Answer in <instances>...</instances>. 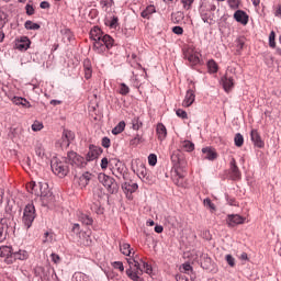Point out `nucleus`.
Returning <instances> with one entry per match:
<instances>
[{
	"label": "nucleus",
	"mask_w": 281,
	"mask_h": 281,
	"mask_svg": "<svg viewBox=\"0 0 281 281\" xmlns=\"http://www.w3.org/2000/svg\"><path fill=\"white\" fill-rule=\"evenodd\" d=\"M98 180L102 183V186L105 187L110 194H115V192L120 190V186L117 184V182L112 177L106 176L105 173H99Z\"/></svg>",
	"instance_id": "nucleus-5"
},
{
	"label": "nucleus",
	"mask_w": 281,
	"mask_h": 281,
	"mask_svg": "<svg viewBox=\"0 0 281 281\" xmlns=\"http://www.w3.org/2000/svg\"><path fill=\"white\" fill-rule=\"evenodd\" d=\"M202 153H203V159H209V161H214V159H217L218 157V154L212 147L202 148Z\"/></svg>",
	"instance_id": "nucleus-18"
},
{
	"label": "nucleus",
	"mask_w": 281,
	"mask_h": 281,
	"mask_svg": "<svg viewBox=\"0 0 281 281\" xmlns=\"http://www.w3.org/2000/svg\"><path fill=\"white\" fill-rule=\"evenodd\" d=\"M155 12H157L155 5L150 4L140 13V16L143 19H150V14H155Z\"/></svg>",
	"instance_id": "nucleus-28"
},
{
	"label": "nucleus",
	"mask_w": 281,
	"mask_h": 281,
	"mask_svg": "<svg viewBox=\"0 0 281 281\" xmlns=\"http://www.w3.org/2000/svg\"><path fill=\"white\" fill-rule=\"evenodd\" d=\"M104 35V33L102 32V30H100V27L94 26L91 31H90V38L97 43L102 36Z\"/></svg>",
	"instance_id": "nucleus-25"
},
{
	"label": "nucleus",
	"mask_w": 281,
	"mask_h": 281,
	"mask_svg": "<svg viewBox=\"0 0 281 281\" xmlns=\"http://www.w3.org/2000/svg\"><path fill=\"white\" fill-rule=\"evenodd\" d=\"M50 258H52V261L55 263V265H58V262H60V256L56 255V254H52L50 255Z\"/></svg>",
	"instance_id": "nucleus-64"
},
{
	"label": "nucleus",
	"mask_w": 281,
	"mask_h": 281,
	"mask_svg": "<svg viewBox=\"0 0 281 281\" xmlns=\"http://www.w3.org/2000/svg\"><path fill=\"white\" fill-rule=\"evenodd\" d=\"M12 221L13 220L8 216L0 217V243H3V240H5L9 232H12Z\"/></svg>",
	"instance_id": "nucleus-7"
},
{
	"label": "nucleus",
	"mask_w": 281,
	"mask_h": 281,
	"mask_svg": "<svg viewBox=\"0 0 281 281\" xmlns=\"http://www.w3.org/2000/svg\"><path fill=\"white\" fill-rule=\"evenodd\" d=\"M181 3L184 10H191L192 3H194V0H181Z\"/></svg>",
	"instance_id": "nucleus-48"
},
{
	"label": "nucleus",
	"mask_w": 281,
	"mask_h": 281,
	"mask_svg": "<svg viewBox=\"0 0 281 281\" xmlns=\"http://www.w3.org/2000/svg\"><path fill=\"white\" fill-rule=\"evenodd\" d=\"M32 131H34V133L38 132V131H43V123L40 122V121H35L33 124H32Z\"/></svg>",
	"instance_id": "nucleus-44"
},
{
	"label": "nucleus",
	"mask_w": 281,
	"mask_h": 281,
	"mask_svg": "<svg viewBox=\"0 0 281 281\" xmlns=\"http://www.w3.org/2000/svg\"><path fill=\"white\" fill-rule=\"evenodd\" d=\"M113 3V0H101L100 5L102 10H108V8H111V4Z\"/></svg>",
	"instance_id": "nucleus-47"
},
{
	"label": "nucleus",
	"mask_w": 281,
	"mask_h": 281,
	"mask_svg": "<svg viewBox=\"0 0 281 281\" xmlns=\"http://www.w3.org/2000/svg\"><path fill=\"white\" fill-rule=\"evenodd\" d=\"M196 88L194 87V83L191 82V86H189V89L187 90L184 100L182 101V106H192L194 104V100H196Z\"/></svg>",
	"instance_id": "nucleus-9"
},
{
	"label": "nucleus",
	"mask_w": 281,
	"mask_h": 281,
	"mask_svg": "<svg viewBox=\"0 0 281 281\" xmlns=\"http://www.w3.org/2000/svg\"><path fill=\"white\" fill-rule=\"evenodd\" d=\"M269 46L272 49H276V32L274 31L270 32V35H269Z\"/></svg>",
	"instance_id": "nucleus-42"
},
{
	"label": "nucleus",
	"mask_w": 281,
	"mask_h": 281,
	"mask_svg": "<svg viewBox=\"0 0 281 281\" xmlns=\"http://www.w3.org/2000/svg\"><path fill=\"white\" fill-rule=\"evenodd\" d=\"M234 143L237 148H240L243 144H245V137H243L240 133H237L234 137Z\"/></svg>",
	"instance_id": "nucleus-37"
},
{
	"label": "nucleus",
	"mask_w": 281,
	"mask_h": 281,
	"mask_svg": "<svg viewBox=\"0 0 281 281\" xmlns=\"http://www.w3.org/2000/svg\"><path fill=\"white\" fill-rule=\"evenodd\" d=\"M26 190L31 194L40 196L44 207H49V205L54 204V194L49 191V184L47 182H38L37 184L30 182L26 184Z\"/></svg>",
	"instance_id": "nucleus-1"
},
{
	"label": "nucleus",
	"mask_w": 281,
	"mask_h": 281,
	"mask_svg": "<svg viewBox=\"0 0 281 281\" xmlns=\"http://www.w3.org/2000/svg\"><path fill=\"white\" fill-rule=\"evenodd\" d=\"M0 258L7 265H12L14 262L12 247L1 246L0 247Z\"/></svg>",
	"instance_id": "nucleus-10"
},
{
	"label": "nucleus",
	"mask_w": 281,
	"mask_h": 281,
	"mask_svg": "<svg viewBox=\"0 0 281 281\" xmlns=\"http://www.w3.org/2000/svg\"><path fill=\"white\" fill-rule=\"evenodd\" d=\"M79 221L80 223H82L83 225H93V218L85 213H81L79 215Z\"/></svg>",
	"instance_id": "nucleus-32"
},
{
	"label": "nucleus",
	"mask_w": 281,
	"mask_h": 281,
	"mask_svg": "<svg viewBox=\"0 0 281 281\" xmlns=\"http://www.w3.org/2000/svg\"><path fill=\"white\" fill-rule=\"evenodd\" d=\"M204 9L209 10V12H216V4L214 2L209 3L206 7H203Z\"/></svg>",
	"instance_id": "nucleus-58"
},
{
	"label": "nucleus",
	"mask_w": 281,
	"mask_h": 281,
	"mask_svg": "<svg viewBox=\"0 0 281 281\" xmlns=\"http://www.w3.org/2000/svg\"><path fill=\"white\" fill-rule=\"evenodd\" d=\"M131 146H139L142 144V136L136 135L134 138L130 140Z\"/></svg>",
	"instance_id": "nucleus-49"
},
{
	"label": "nucleus",
	"mask_w": 281,
	"mask_h": 281,
	"mask_svg": "<svg viewBox=\"0 0 281 281\" xmlns=\"http://www.w3.org/2000/svg\"><path fill=\"white\" fill-rule=\"evenodd\" d=\"M207 70L209 74H217L218 72V64L214 59L207 61Z\"/></svg>",
	"instance_id": "nucleus-30"
},
{
	"label": "nucleus",
	"mask_w": 281,
	"mask_h": 281,
	"mask_svg": "<svg viewBox=\"0 0 281 281\" xmlns=\"http://www.w3.org/2000/svg\"><path fill=\"white\" fill-rule=\"evenodd\" d=\"M43 243L44 244L52 243V235L49 233L46 232L44 234Z\"/></svg>",
	"instance_id": "nucleus-63"
},
{
	"label": "nucleus",
	"mask_w": 281,
	"mask_h": 281,
	"mask_svg": "<svg viewBox=\"0 0 281 281\" xmlns=\"http://www.w3.org/2000/svg\"><path fill=\"white\" fill-rule=\"evenodd\" d=\"M101 145L103 146V148H111V138L110 137H103Z\"/></svg>",
	"instance_id": "nucleus-53"
},
{
	"label": "nucleus",
	"mask_w": 281,
	"mask_h": 281,
	"mask_svg": "<svg viewBox=\"0 0 281 281\" xmlns=\"http://www.w3.org/2000/svg\"><path fill=\"white\" fill-rule=\"evenodd\" d=\"M181 148L184 149L187 153H192L194 150V143L190 140L181 142Z\"/></svg>",
	"instance_id": "nucleus-34"
},
{
	"label": "nucleus",
	"mask_w": 281,
	"mask_h": 281,
	"mask_svg": "<svg viewBox=\"0 0 281 281\" xmlns=\"http://www.w3.org/2000/svg\"><path fill=\"white\" fill-rule=\"evenodd\" d=\"M231 10H238L240 8V0H227Z\"/></svg>",
	"instance_id": "nucleus-41"
},
{
	"label": "nucleus",
	"mask_w": 281,
	"mask_h": 281,
	"mask_svg": "<svg viewBox=\"0 0 281 281\" xmlns=\"http://www.w3.org/2000/svg\"><path fill=\"white\" fill-rule=\"evenodd\" d=\"M67 157L69 164L75 166V168H85V166H87V160L85 157L78 155L76 151H69Z\"/></svg>",
	"instance_id": "nucleus-8"
},
{
	"label": "nucleus",
	"mask_w": 281,
	"mask_h": 281,
	"mask_svg": "<svg viewBox=\"0 0 281 281\" xmlns=\"http://www.w3.org/2000/svg\"><path fill=\"white\" fill-rule=\"evenodd\" d=\"M172 32H173V34H177L178 36H181V34H183V27H181V26H173L172 27Z\"/></svg>",
	"instance_id": "nucleus-59"
},
{
	"label": "nucleus",
	"mask_w": 281,
	"mask_h": 281,
	"mask_svg": "<svg viewBox=\"0 0 281 281\" xmlns=\"http://www.w3.org/2000/svg\"><path fill=\"white\" fill-rule=\"evenodd\" d=\"M119 93H121V95H128V93H131V88H128L126 83H121Z\"/></svg>",
	"instance_id": "nucleus-39"
},
{
	"label": "nucleus",
	"mask_w": 281,
	"mask_h": 281,
	"mask_svg": "<svg viewBox=\"0 0 281 281\" xmlns=\"http://www.w3.org/2000/svg\"><path fill=\"white\" fill-rule=\"evenodd\" d=\"M222 85L224 90L226 91V93H229V91H232V89H234V78L229 77V75H225L222 78Z\"/></svg>",
	"instance_id": "nucleus-21"
},
{
	"label": "nucleus",
	"mask_w": 281,
	"mask_h": 281,
	"mask_svg": "<svg viewBox=\"0 0 281 281\" xmlns=\"http://www.w3.org/2000/svg\"><path fill=\"white\" fill-rule=\"evenodd\" d=\"M76 134L69 130H64L63 132V144L69 146V142H74Z\"/></svg>",
	"instance_id": "nucleus-23"
},
{
	"label": "nucleus",
	"mask_w": 281,
	"mask_h": 281,
	"mask_svg": "<svg viewBox=\"0 0 281 281\" xmlns=\"http://www.w3.org/2000/svg\"><path fill=\"white\" fill-rule=\"evenodd\" d=\"M251 142H254L255 146L257 148H265V142L260 137V134L258 133L257 130H252L250 133Z\"/></svg>",
	"instance_id": "nucleus-20"
},
{
	"label": "nucleus",
	"mask_w": 281,
	"mask_h": 281,
	"mask_svg": "<svg viewBox=\"0 0 281 281\" xmlns=\"http://www.w3.org/2000/svg\"><path fill=\"white\" fill-rule=\"evenodd\" d=\"M176 115H178V117H181L182 120H188V112H186V110L178 109L176 111Z\"/></svg>",
	"instance_id": "nucleus-51"
},
{
	"label": "nucleus",
	"mask_w": 281,
	"mask_h": 281,
	"mask_svg": "<svg viewBox=\"0 0 281 281\" xmlns=\"http://www.w3.org/2000/svg\"><path fill=\"white\" fill-rule=\"evenodd\" d=\"M120 250L123 254V256H131V245L126 243L120 244Z\"/></svg>",
	"instance_id": "nucleus-35"
},
{
	"label": "nucleus",
	"mask_w": 281,
	"mask_h": 281,
	"mask_svg": "<svg viewBox=\"0 0 281 281\" xmlns=\"http://www.w3.org/2000/svg\"><path fill=\"white\" fill-rule=\"evenodd\" d=\"M13 262L16 260H27L30 258V254L26 250H19L13 252Z\"/></svg>",
	"instance_id": "nucleus-27"
},
{
	"label": "nucleus",
	"mask_w": 281,
	"mask_h": 281,
	"mask_svg": "<svg viewBox=\"0 0 281 281\" xmlns=\"http://www.w3.org/2000/svg\"><path fill=\"white\" fill-rule=\"evenodd\" d=\"M105 276H106L108 280L122 281V276H120L117 272H115L113 270H109L108 272H105Z\"/></svg>",
	"instance_id": "nucleus-31"
},
{
	"label": "nucleus",
	"mask_w": 281,
	"mask_h": 281,
	"mask_svg": "<svg viewBox=\"0 0 281 281\" xmlns=\"http://www.w3.org/2000/svg\"><path fill=\"white\" fill-rule=\"evenodd\" d=\"M156 135H157L159 142H164V139H166V137H168V130L166 128V125H164V123L157 124Z\"/></svg>",
	"instance_id": "nucleus-19"
},
{
	"label": "nucleus",
	"mask_w": 281,
	"mask_h": 281,
	"mask_svg": "<svg viewBox=\"0 0 281 281\" xmlns=\"http://www.w3.org/2000/svg\"><path fill=\"white\" fill-rule=\"evenodd\" d=\"M112 267L113 269H117L119 271H121V273H123L124 271V263L122 261L112 262Z\"/></svg>",
	"instance_id": "nucleus-45"
},
{
	"label": "nucleus",
	"mask_w": 281,
	"mask_h": 281,
	"mask_svg": "<svg viewBox=\"0 0 281 281\" xmlns=\"http://www.w3.org/2000/svg\"><path fill=\"white\" fill-rule=\"evenodd\" d=\"M101 168L103 170H106L109 168V158H106V157L102 158V160H101Z\"/></svg>",
	"instance_id": "nucleus-60"
},
{
	"label": "nucleus",
	"mask_w": 281,
	"mask_h": 281,
	"mask_svg": "<svg viewBox=\"0 0 281 281\" xmlns=\"http://www.w3.org/2000/svg\"><path fill=\"white\" fill-rule=\"evenodd\" d=\"M23 99L24 98H21V97H13L12 102L13 104L21 105L23 103Z\"/></svg>",
	"instance_id": "nucleus-61"
},
{
	"label": "nucleus",
	"mask_w": 281,
	"mask_h": 281,
	"mask_svg": "<svg viewBox=\"0 0 281 281\" xmlns=\"http://www.w3.org/2000/svg\"><path fill=\"white\" fill-rule=\"evenodd\" d=\"M204 205L206 207H210V210H216V206L214 205V203H212V200H210L209 198L204 200Z\"/></svg>",
	"instance_id": "nucleus-56"
},
{
	"label": "nucleus",
	"mask_w": 281,
	"mask_h": 281,
	"mask_svg": "<svg viewBox=\"0 0 281 281\" xmlns=\"http://www.w3.org/2000/svg\"><path fill=\"white\" fill-rule=\"evenodd\" d=\"M25 30H41V25L27 20L24 24Z\"/></svg>",
	"instance_id": "nucleus-38"
},
{
	"label": "nucleus",
	"mask_w": 281,
	"mask_h": 281,
	"mask_svg": "<svg viewBox=\"0 0 281 281\" xmlns=\"http://www.w3.org/2000/svg\"><path fill=\"white\" fill-rule=\"evenodd\" d=\"M182 272L188 274L192 273V266H190V263L182 265Z\"/></svg>",
	"instance_id": "nucleus-55"
},
{
	"label": "nucleus",
	"mask_w": 281,
	"mask_h": 281,
	"mask_svg": "<svg viewBox=\"0 0 281 281\" xmlns=\"http://www.w3.org/2000/svg\"><path fill=\"white\" fill-rule=\"evenodd\" d=\"M229 176L233 181H238L243 175L240 173V169L238 168V165H236V159H231V167H229Z\"/></svg>",
	"instance_id": "nucleus-13"
},
{
	"label": "nucleus",
	"mask_w": 281,
	"mask_h": 281,
	"mask_svg": "<svg viewBox=\"0 0 281 281\" xmlns=\"http://www.w3.org/2000/svg\"><path fill=\"white\" fill-rule=\"evenodd\" d=\"M34 150L40 159H45V146H43V143H41V140H37L35 143Z\"/></svg>",
	"instance_id": "nucleus-24"
},
{
	"label": "nucleus",
	"mask_w": 281,
	"mask_h": 281,
	"mask_svg": "<svg viewBox=\"0 0 281 281\" xmlns=\"http://www.w3.org/2000/svg\"><path fill=\"white\" fill-rule=\"evenodd\" d=\"M124 128H126V123L121 121L113 130L112 135H120V133H124Z\"/></svg>",
	"instance_id": "nucleus-33"
},
{
	"label": "nucleus",
	"mask_w": 281,
	"mask_h": 281,
	"mask_svg": "<svg viewBox=\"0 0 281 281\" xmlns=\"http://www.w3.org/2000/svg\"><path fill=\"white\" fill-rule=\"evenodd\" d=\"M148 164L149 166H157V155L150 154L148 156Z\"/></svg>",
	"instance_id": "nucleus-52"
},
{
	"label": "nucleus",
	"mask_w": 281,
	"mask_h": 281,
	"mask_svg": "<svg viewBox=\"0 0 281 281\" xmlns=\"http://www.w3.org/2000/svg\"><path fill=\"white\" fill-rule=\"evenodd\" d=\"M102 153V148L95 145L89 146V151L86 155V161H94V159H98L100 157V154Z\"/></svg>",
	"instance_id": "nucleus-11"
},
{
	"label": "nucleus",
	"mask_w": 281,
	"mask_h": 281,
	"mask_svg": "<svg viewBox=\"0 0 281 281\" xmlns=\"http://www.w3.org/2000/svg\"><path fill=\"white\" fill-rule=\"evenodd\" d=\"M228 227H236V225H243L245 223V217L238 214L227 215L226 218Z\"/></svg>",
	"instance_id": "nucleus-15"
},
{
	"label": "nucleus",
	"mask_w": 281,
	"mask_h": 281,
	"mask_svg": "<svg viewBox=\"0 0 281 281\" xmlns=\"http://www.w3.org/2000/svg\"><path fill=\"white\" fill-rule=\"evenodd\" d=\"M225 260L229 267H236V259L232 255H226Z\"/></svg>",
	"instance_id": "nucleus-50"
},
{
	"label": "nucleus",
	"mask_w": 281,
	"mask_h": 281,
	"mask_svg": "<svg viewBox=\"0 0 281 281\" xmlns=\"http://www.w3.org/2000/svg\"><path fill=\"white\" fill-rule=\"evenodd\" d=\"M25 10L29 16H32V14H34V7H32L31 4H26Z\"/></svg>",
	"instance_id": "nucleus-62"
},
{
	"label": "nucleus",
	"mask_w": 281,
	"mask_h": 281,
	"mask_svg": "<svg viewBox=\"0 0 281 281\" xmlns=\"http://www.w3.org/2000/svg\"><path fill=\"white\" fill-rule=\"evenodd\" d=\"M142 126H144V123L142 122V120H139L138 116H135L133 120H132V128L134 131H139V128H142Z\"/></svg>",
	"instance_id": "nucleus-36"
},
{
	"label": "nucleus",
	"mask_w": 281,
	"mask_h": 281,
	"mask_svg": "<svg viewBox=\"0 0 281 281\" xmlns=\"http://www.w3.org/2000/svg\"><path fill=\"white\" fill-rule=\"evenodd\" d=\"M137 188H139L137 183L125 184V190H127V192H131V194H133V192H137Z\"/></svg>",
	"instance_id": "nucleus-46"
},
{
	"label": "nucleus",
	"mask_w": 281,
	"mask_h": 281,
	"mask_svg": "<svg viewBox=\"0 0 281 281\" xmlns=\"http://www.w3.org/2000/svg\"><path fill=\"white\" fill-rule=\"evenodd\" d=\"M183 56L191 65H199L201 59L199 58V53L194 52L192 48H187L183 52Z\"/></svg>",
	"instance_id": "nucleus-12"
},
{
	"label": "nucleus",
	"mask_w": 281,
	"mask_h": 281,
	"mask_svg": "<svg viewBox=\"0 0 281 281\" xmlns=\"http://www.w3.org/2000/svg\"><path fill=\"white\" fill-rule=\"evenodd\" d=\"M124 172V168L122 167H116L115 169L112 170V175H114V177H122Z\"/></svg>",
	"instance_id": "nucleus-54"
},
{
	"label": "nucleus",
	"mask_w": 281,
	"mask_h": 281,
	"mask_svg": "<svg viewBox=\"0 0 281 281\" xmlns=\"http://www.w3.org/2000/svg\"><path fill=\"white\" fill-rule=\"evenodd\" d=\"M74 278H75V281H89V276L82 272H76Z\"/></svg>",
	"instance_id": "nucleus-40"
},
{
	"label": "nucleus",
	"mask_w": 281,
	"mask_h": 281,
	"mask_svg": "<svg viewBox=\"0 0 281 281\" xmlns=\"http://www.w3.org/2000/svg\"><path fill=\"white\" fill-rule=\"evenodd\" d=\"M233 16L235 21H237V23H240L241 25H247V23H249V15L243 10H237Z\"/></svg>",
	"instance_id": "nucleus-16"
},
{
	"label": "nucleus",
	"mask_w": 281,
	"mask_h": 281,
	"mask_svg": "<svg viewBox=\"0 0 281 281\" xmlns=\"http://www.w3.org/2000/svg\"><path fill=\"white\" fill-rule=\"evenodd\" d=\"M140 265H143V269H145V273H147L148 276H150V273H153V267L150 265H148V262L143 261L140 259Z\"/></svg>",
	"instance_id": "nucleus-43"
},
{
	"label": "nucleus",
	"mask_w": 281,
	"mask_h": 281,
	"mask_svg": "<svg viewBox=\"0 0 281 281\" xmlns=\"http://www.w3.org/2000/svg\"><path fill=\"white\" fill-rule=\"evenodd\" d=\"M130 268L126 270V276L133 281H144L140 276H144V269H142V261L136 259H127Z\"/></svg>",
	"instance_id": "nucleus-2"
},
{
	"label": "nucleus",
	"mask_w": 281,
	"mask_h": 281,
	"mask_svg": "<svg viewBox=\"0 0 281 281\" xmlns=\"http://www.w3.org/2000/svg\"><path fill=\"white\" fill-rule=\"evenodd\" d=\"M30 45H32L30 38L27 36H22L16 41L15 49H19V52H27Z\"/></svg>",
	"instance_id": "nucleus-14"
},
{
	"label": "nucleus",
	"mask_w": 281,
	"mask_h": 281,
	"mask_svg": "<svg viewBox=\"0 0 281 281\" xmlns=\"http://www.w3.org/2000/svg\"><path fill=\"white\" fill-rule=\"evenodd\" d=\"M236 43H237L238 49H243V47H245V37H238L236 40Z\"/></svg>",
	"instance_id": "nucleus-57"
},
{
	"label": "nucleus",
	"mask_w": 281,
	"mask_h": 281,
	"mask_svg": "<svg viewBox=\"0 0 281 281\" xmlns=\"http://www.w3.org/2000/svg\"><path fill=\"white\" fill-rule=\"evenodd\" d=\"M173 181L176 186H178L179 188H183V186H186V176L177 172V175L173 178Z\"/></svg>",
	"instance_id": "nucleus-29"
},
{
	"label": "nucleus",
	"mask_w": 281,
	"mask_h": 281,
	"mask_svg": "<svg viewBox=\"0 0 281 281\" xmlns=\"http://www.w3.org/2000/svg\"><path fill=\"white\" fill-rule=\"evenodd\" d=\"M200 14L204 23H209V25H212V23H214V13H212V11L204 9V7H202Z\"/></svg>",
	"instance_id": "nucleus-17"
},
{
	"label": "nucleus",
	"mask_w": 281,
	"mask_h": 281,
	"mask_svg": "<svg viewBox=\"0 0 281 281\" xmlns=\"http://www.w3.org/2000/svg\"><path fill=\"white\" fill-rule=\"evenodd\" d=\"M34 218H36V207H34L33 203H30L24 207L22 217V222L25 225L26 229H30L32 227Z\"/></svg>",
	"instance_id": "nucleus-6"
},
{
	"label": "nucleus",
	"mask_w": 281,
	"mask_h": 281,
	"mask_svg": "<svg viewBox=\"0 0 281 281\" xmlns=\"http://www.w3.org/2000/svg\"><path fill=\"white\" fill-rule=\"evenodd\" d=\"M50 168L57 177L60 179H65L69 175V164H67V160L54 158L50 162Z\"/></svg>",
	"instance_id": "nucleus-3"
},
{
	"label": "nucleus",
	"mask_w": 281,
	"mask_h": 281,
	"mask_svg": "<svg viewBox=\"0 0 281 281\" xmlns=\"http://www.w3.org/2000/svg\"><path fill=\"white\" fill-rule=\"evenodd\" d=\"M93 179V175L89 171L85 172L81 177H79V186L80 188H87L89 186V181Z\"/></svg>",
	"instance_id": "nucleus-22"
},
{
	"label": "nucleus",
	"mask_w": 281,
	"mask_h": 281,
	"mask_svg": "<svg viewBox=\"0 0 281 281\" xmlns=\"http://www.w3.org/2000/svg\"><path fill=\"white\" fill-rule=\"evenodd\" d=\"M83 71H85L86 80H89L93 74V70L91 67V60H89V59L83 60Z\"/></svg>",
	"instance_id": "nucleus-26"
},
{
	"label": "nucleus",
	"mask_w": 281,
	"mask_h": 281,
	"mask_svg": "<svg viewBox=\"0 0 281 281\" xmlns=\"http://www.w3.org/2000/svg\"><path fill=\"white\" fill-rule=\"evenodd\" d=\"M114 43L115 41L111 35L103 33L98 42H93V49L97 54H104V52L113 47Z\"/></svg>",
	"instance_id": "nucleus-4"
}]
</instances>
